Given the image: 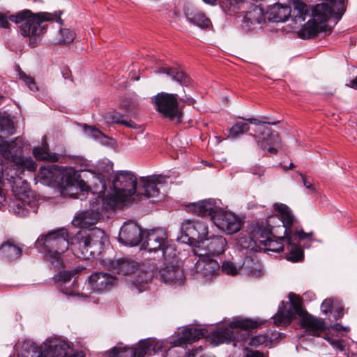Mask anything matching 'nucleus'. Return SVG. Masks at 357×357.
<instances>
[{
	"label": "nucleus",
	"instance_id": "obj_5",
	"mask_svg": "<svg viewBox=\"0 0 357 357\" xmlns=\"http://www.w3.org/2000/svg\"><path fill=\"white\" fill-rule=\"evenodd\" d=\"M68 237V230L61 227L41 234L34 243L55 270L63 266V255L70 246Z\"/></svg>",
	"mask_w": 357,
	"mask_h": 357
},
{
	"label": "nucleus",
	"instance_id": "obj_51",
	"mask_svg": "<svg viewBox=\"0 0 357 357\" xmlns=\"http://www.w3.org/2000/svg\"><path fill=\"white\" fill-rule=\"evenodd\" d=\"M266 341V337L264 335H257L253 336L250 340V345L252 347H258L263 344Z\"/></svg>",
	"mask_w": 357,
	"mask_h": 357
},
{
	"label": "nucleus",
	"instance_id": "obj_30",
	"mask_svg": "<svg viewBox=\"0 0 357 357\" xmlns=\"http://www.w3.org/2000/svg\"><path fill=\"white\" fill-rule=\"evenodd\" d=\"M38 176L47 184L56 183L62 178L61 167L54 164L41 167Z\"/></svg>",
	"mask_w": 357,
	"mask_h": 357
},
{
	"label": "nucleus",
	"instance_id": "obj_32",
	"mask_svg": "<svg viewBox=\"0 0 357 357\" xmlns=\"http://www.w3.org/2000/svg\"><path fill=\"white\" fill-rule=\"evenodd\" d=\"M96 169L99 174L98 178L101 185L100 190L97 192L98 194L104 193L107 189L105 178L109 179L107 174H109L112 170V164L109 161H100L98 163Z\"/></svg>",
	"mask_w": 357,
	"mask_h": 357
},
{
	"label": "nucleus",
	"instance_id": "obj_61",
	"mask_svg": "<svg viewBox=\"0 0 357 357\" xmlns=\"http://www.w3.org/2000/svg\"><path fill=\"white\" fill-rule=\"evenodd\" d=\"M6 201L5 195L3 193L2 189L0 188V208L3 205V202Z\"/></svg>",
	"mask_w": 357,
	"mask_h": 357
},
{
	"label": "nucleus",
	"instance_id": "obj_44",
	"mask_svg": "<svg viewBox=\"0 0 357 357\" xmlns=\"http://www.w3.org/2000/svg\"><path fill=\"white\" fill-rule=\"evenodd\" d=\"M250 261V259H247L244 261L241 267H237L231 261H225L221 266V270L227 275H235L239 273L240 270L244 268L246 264H249Z\"/></svg>",
	"mask_w": 357,
	"mask_h": 357
},
{
	"label": "nucleus",
	"instance_id": "obj_64",
	"mask_svg": "<svg viewBox=\"0 0 357 357\" xmlns=\"http://www.w3.org/2000/svg\"><path fill=\"white\" fill-rule=\"evenodd\" d=\"M350 86L354 89H357V76L351 81Z\"/></svg>",
	"mask_w": 357,
	"mask_h": 357
},
{
	"label": "nucleus",
	"instance_id": "obj_28",
	"mask_svg": "<svg viewBox=\"0 0 357 357\" xmlns=\"http://www.w3.org/2000/svg\"><path fill=\"white\" fill-rule=\"evenodd\" d=\"M291 7L287 5L275 3L269 8L266 13L267 18L273 22H284L291 16Z\"/></svg>",
	"mask_w": 357,
	"mask_h": 357
},
{
	"label": "nucleus",
	"instance_id": "obj_25",
	"mask_svg": "<svg viewBox=\"0 0 357 357\" xmlns=\"http://www.w3.org/2000/svg\"><path fill=\"white\" fill-rule=\"evenodd\" d=\"M227 245V243L225 238L222 236H213L204 241L201 244V248L206 250L207 255L213 257L223 253Z\"/></svg>",
	"mask_w": 357,
	"mask_h": 357
},
{
	"label": "nucleus",
	"instance_id": "obj_33",
	"mask_svg": "<svg viewBox=\"0 0 357 357\" xmlns=\"http://www.w3.org/2000/svg\"><path fill=\"white\" fill-rule=\"evenodd\" d=\"M15 162L13 163L15 167L17 172L15 175L20 176L25 169L29 172H34L36 169V162L31 158H24L23 156L20 158H15Z\"/></svg>",
	"mask_w": 357,
	"mask_h": 357
},
{
	"label": "nucleus",
	"instance_id": "obj_50",
	"mask_svg": "<svg viewBox=\"0 0 357 357\" xmlns=\"http://www.w3.org/2000/svg\"><path fill=\"white\" fill-rule=\"evenodd\" d=\"M155 241L156 238L153 236V235H151V234H149L146 237V239L144 241L142 242L141 245V249L144 250H148L149 252H155V248H152L149 245V242L151 241Z\"/></svg>",
	"mask_w": 357,
	"mask_h": 357
},
{
	"label": "nucleus",
	"instance_id": "obj_7",
	"mask_svg": "<svg viewBox=\"0 0 357 357\" xmlns=\"http://www.w3.org/2000/svg\"><path fill=\"white\" fill-rule=\"evenodd\" d=\"M266 321L257 319L243 318L236 317L233 318L229 324V328H218L213 331L211 339L215 345L232 342L234 347H237L240 341L245 338V334L241 338L236 334L238 328L243 330L255 329L264 324Z\"/></svg>",
	"mask_w": 357,
	"mask_h": 357
},
{
	"label": "nucleus",
	"instance_id": "obj_45",
	"mask_svg": "<svg viewBox=\"0 0 357 357\" xmlns=\"http://www.w3.org/2000/svg\"><path fill=\"white\" fill-rule=\"evenodd\" d=\"M75 33L68 29H61L59 27V36L53 40L54 43L66 44L72 43L75 39Z\"/></svg>",
	"mask_w": 357,
	"mask_h": 357
},
{
	"label": "nucleus",
	"instance_id": "obj_4",
	"mask_svg": "<svg viewBox=\"0 0 357 357\" xmlns=\"http://www.w3.org/2000/svg\"><path fill=\"white\" fill-rule=\"evenodd\" d=\"M346 0H322L312 10V17L298 32L299 38L308 39L316 37L319 33L329 35L332 28L327 24L331 17L341 19L346 10Z\"/></svg>",
	"mask_w": 357,
	"mask_h": 357
},
{
	"label": "nucleus",
	"instance_id": "obj_3",
	"mask_svg": "<svg viewBox=\"0 0 357 357\" xmlns=\"http://www.w3.org/2000/svg\"><path fill=\"white\" fill-rule=\"evenodd\" d=\"M274 209L281 214L282 226L279 228L285 235L287 250V259L292 262H298L304 258V252L297 243L305 241L307 248L310 246L313 241V232L306 233L299 225L298 220L294 217L290 208L284 204H275Z\"/></svg>",
	"mask_w": 357,
	"mask_h": 357
},
{
	"label": "nucleus",
	"instance_id": "obj_60",
	"mask_svg": "<svg viewBox=\"0 0 357 357\" xmlns=\"http://www.w3.org/2000/svg\"><path fill=\"white\" fill-rule=\"evenodd\" d=\"M169 178L162 177L161 175H158V185L162 184V183H167L169 182Z\"/></svg>",
	"mask_w": 357,
	"mask_h": 357
},
{
	"label": "nucleus",
	"instance_id": "obj_47",
	"mask_svg": "<svg viewBox=\"0 0 357 357\" xmlns=\"http://www.w3.org/2000/svg\"><path fill=\"white\" fill-rule=\"evenodd\" d=\"M15 131V127L13 121L6 117H0V132L7 135H13Z\"/></svg>",
	"mask_w": 357,
	"mask_h": 357
},
{
	"label": "nucleus",
	"instance_id": "obj_54",
	"mask_svg": "<svg viewBox=\"0 0 357 357\" xmlns=\"http://www.w3.org/2000/svg\"><path fill=\"white\" fill-rule=\"evenodd\" d=\"M245 354L244 357H264V354L259 351L250 350L248 348L245 349Z\"/></svg>",
	"mask_w": 357,
	"mask_h": 357
},
{
	"label": "nucleus",
	"instance_id": "obj_42",
	"mask_svg": "<svg viewBox=\"0 0 357 357\" xmlns=\"http://www.w3.org/2000/svg\"><path fill=\"white\" fill-rule=\"evenodd\" d=\"M33 153L35 158L40 160H50L55 162L59 158L56 155H52L49 153L46 145L34 148L33 150Z\"/></svg>",
	"mask_w": 357,
	"mask_h": 357
},
{
	"label": "nucleus",
	"instance_id": "obj_35",
	"mask_svg": "<svg viewBox=\"0 0 357 357\" xmlns=\"http://www.w3.org/2000/svg\"><path fill=\"white\" fill-rule=\"evenodd\" d=\"M181 231L187 238L188 242L195 247L197 241L196 236H197V233L195 231V221L184 220L181 224Z\"/></svg>",
	"mask_w": 357,
	"mask_h": 357
},
{
	"label": "nucleus",
	"instance_id": "obj_59",
	"mask_svg": "<svg viewBox=\"0 0 357 357\" xmlns=\"http://www.w3.org/2000/svg\"><path fill=\"white\" fill-rule=\"evenodd\" d=\"M331 328L335 331H348L349 330L348 327H344V326H341L340 324H335L331 326Z\"/></svg>",
	"mask_w": 357,
	"mask_h": 357
},
{
	"label": "nucleus",
	"instance_id": "obj_14",
	"mask_svg": "<svg viewBox=\"0 0 357 357\" xmlns=\"http://www.w3.org/2000/svg\"><path fill=\"white\" fill-rule=\"evenodd\" d=\"M93 232L89 234H79L74 238L70 243V248L75 256L83 259L95 256V248L100 244V242L93 240Z\"/></svg>",
	"mask_w": 357,
	"mask_h": 357
},
{
	"label": "nucleus",
	"instance_id": "obj_39",
	"mask_svg": "<svg viewBox=\"0 0 357 357\" xmlns=\"http://www.w3.org/2000/svg\"><path fill=\"white\" fill-rule=\"evenodd\" d=\"M13 211L19 216H26L29 214L30 208L33 207L31 203H27L22 199H15L10 205Z\"/></svg>",
	"mask_w": 357,
	"mask_h": 357
},
{
	"label": "nucleus",
	"instance_id": "obj_16",
	"mask_svg": "<svg viewBox=\"0 0 357 357\" xmlns=\"http://www.w3.org/2000/svg\"><path fill=\"white\" fill-rule=\"evenodd\" d=\"M149 340L140 341L137 347H114L106 352L107 357H144L150 351Z\"/></svg>",
	"mask_w": 357,
	"mask_h": 357
},
{
	"label": "nucleus",
	"instance_id": "obj_36",
	"mask_svg": "<svg viewBox=\"0 0 357 357\" xmlns=\"http://www.w3.org/2000/svg\"><path fill=\"white\" fill-rule=\"evenodd\" d=\"M84 267H77L70 271H62L54 275L52 278V280L54 284H59L60 285H63L69 282L72 278L79 273H80L82 270H84Z\"/></svg>",
	"mask_w": 357,
	"mask_h": 357
},
{
	"label": "nucleus",
	"instance_id": "obj_12",
	"mask_svg": "<svg viewBox=\"0 0 357 357\" xmlns=\"http://www.w3.org/2000/svg\"><path fill=\"white\" fill-rule=\"evenodd\" d=\"M158 112L169 121H181L182 112L176 94L165 92L158 93Z\"/></svg>",
	"mask_w": 357,
	"mask_h": 357
},
{
	"label": "nucleus",
	"instance_id": "obj_55",
	"mask_svg": "<svg viewBox=\"0 0 357 357\" xmlns=\"http://www.w3.org/2000/svg\"><path fill=\"white\" fill-rule=\"evenodd\" d=\"M331 346L340 351H344L345 350V346L343 344V341L340 339H335L334 342H333Z\"/></svg>",
	"mask_w": 357,
	"mask_h": 357
},
{
	"label": "nucleus",
	"instance_id": "obj_24",
	"mask_svg": "<svg viewBox=\"0 0 357 357\" xmlns=\"http://www.w3.org/2000/svg\"><path fill=\"white\" fill-rule=\"evenodd\" d=\"M158 74L160 75H167L182 85L187 86L190 84L191 82L190 78L183 70H180L175 67H172L160 59H158Z\"/></svg>",
	"mask_w": 357,
	"mask_h": 357
},
{
	"label": "nucleus",
	"instance_id": "obj_9",
	"mask_svg": "<svg viewBox=\"0 0 357 357\" xmlns=\"http://www.w3.org/2000/svg\"><path fill=\"white\" fill-rule=\"evenodd\" d=\"M204 336V330L195 327H189L182 331L178 335L177 344L172 346L164 351L158 347V356L161 353L162 357H195L203 350L202 346L189 347L193 342Z\"/></svg>",
	"mask_w": 357,
	"mask_h": 357
},
{
	"label": "nucleus",
	"instance_id": "obj_10",
	"mask_svg": "<svg viewBox=\"0 0 357 357\" xmlns=\"http://www.w3.org/2000/svg\"><path fill=\"white\" fill-rule=\"evenodd\" d=\"M23 348L27 351L38 353V347L31 341H25ZM36 357H84L73 354L70 345L65 341L56 337H49L39 347V354Z\"/></svg>",
	"mask_w": 357,
	"mask_h": 357
},
{
	"label": "nucleus",
	"instance_id": "obj_62",
	"mask_svg": "<svg viewBox=\"0 0 357 357\" xmlns=\"http://www.w3.org/2000/svg\"><path fill=\"white\" fill-rule=\"evenodd\" d=\"M323 338L325 339L331 345L332 344L333 342H334V340H335L328 335L323 336Z\"/></svg>",
	"mask_w": 357,
	"mask_h": 357
},
{
	"label": "nucleus",
	"instance_id": "obj_22",
	"mask_svg": "<svg viewBox=\"0 0 357 357\" xmlns=\"http://www.w3.org/2000/svg\"><path fill=\"white\" fill-rule=\"evenodd\" d=\"M127 198L125 195H122L119 193L116 190H114V194H111L107 197H101L98 195L93 200V202L100 208L101 214L104 211H113L117 208L119 206L122 205L127 201Z\"/></svg>",
	"mask_w": 357,
	"mask_h": 357
},
{
	"label": "nucleus",
	"instance_id": "obj_6",
	"mask_svg": "<svg viewBox=\"0 0 357 357\" xmlns=\"http://www.w3.org/2000/svg\"><path fill=\"white\" fill-rule=\"evenodd\" d=\"M137 176L130 171L117 172L112 179V186L125 197L136 195L137 197L149 199L156 192V176L155 175L142 176L139 183Z\"/></svg>",
	"mask_w": 357,
	"mask_h": 357
},
{
	"label": "nucleus",
	"instance_id": "obj_37",
	"mask_svg": "<svg viewBox=\"0 0 357 357\" xmlns=\"http://www.w3.org/2000/svg\"><path fill=\"white\" fill-rule=\"evenodd\" d=\"M291 5L294 8L293 16L296 22H304L309 13L307 6L301 0H292Z\"/></svg>",
	"mask_w": 357,
	"mask_h": 357
},
{
	"label": "nucleus",
	"instance_id": "obj_17",
	"mask_svg": "<svg viewBox=\"0 0 357 357\" xmlns=\"http://www.w3.org/2000/svg\"><path fill=\"white\" fill-rule=\"evenodd\" d=\"M160 280L167 284H181L185 280L183 268L179 261L162 262L159 271Z\"/></svg>",
	"mask_w": 357,
	"mask_h": 357
},
{
	"label": "nucleus",
	"instance_id": "obj_27",
	"mask_svg": "<svg viewBox=\"0 0 357 357\" xmlns=\"http://www.w3.org/2000/svg\"><path fill=\"white\" fill-rule=\"evenodd\" d=\"M0 151L5 159L15 163V158L22 156L23 144H18L16 142L7 143L4 139L0 136Z\"/></svg>",
	"mask_w": 357,
	"mask_h": 357
},
{
	"label": "nucleus",
	"instance_id": "obj_20",
	"mask_svg": "<svg viewBox=\"0 0 357 357\" xmlns=\"http://www.w3.org/2000/svg\"><path fill=\"white\" fill-rule=\"evenodd\" d=\"M102 217L100 208L92 202L90 210L77 213L72 223L77 227L87 228L95 225Z\"/></svg>",
	"mask_w": 357,
	"mask_h": 357
},
{
	"label": "nucleus",
	"instance_id": "obj_13",
	"mask_svg": "<svg viewBox=\"0 0 357 357\" xmlns=\"http://www.w3.org/2000/svg\"><path fill=\"white\" fill-rule=\"evenodd\" d=\"M246 121L255 126L254 131L257 134H251V135L255 138L258 145L262 149L266 148L268 145H275L280 143V139L278 133L275 131L271 130L266 126V124L275 125L276 123L261 121L255 118H249L246 119Z\"/></svg>",
	"mask_w": 357,
	"mask_h": 357
},
{
	"label": "nucleus",
	"instance_id": "obj_11",
	"mask_svg": "<svg viewBox=\"0 0 357 357\" xmlns=\"http://www.w3.org/2000/svg\"><path fill=\"white\" fill-rule=\"evenodd\" d=\"M198 259L190 269V275L197 280L208 281L216 276L220 270L219 263L207 255L204 249H193Z\"/></svg>",
	"mask_w": 357,
	"mask_h": 357
},
{
	"label": "nucleus",
	"instance_id": "obj_53",
	"mask_svg": "<svg viewBox=\"0 0 357 357\" xmlns=\"http://www.w3.org/2000/svg\"><path fill=\"white\" fill-rule=\"evenodd\" d=\"M333 308V301L331 299L325 300L321 306V312L324 314H327L328 312H331Z\"/></svg>",
	"mask_w": 357,
	"mask_h": 357
},
{
	"label": "nucleus",
	"instance_id": "obj_49",
	"mask_svg": "<svg viewBox=\"0 0 357 357\" xmlns=\"http://www.w3.org/2000/svg\"><path fill=\"white\" fill-rule=\"evenodd\" d=\"M19 75L20 78L25 83L30 90L33 91L38 90V87L33 78L27 75L24 72L20 73Z\"/></svg>",
	"mask_w": 357,
	"mask_h": 357
},
{
	"label": "nucleus",
	"instance_id": "obj_26",
	"mask_svg": "<svg viewBox=\"0 0 357 357\" xmlns=\"http://www.w3.org/2000/svg\"><path fill=\"white\" fill-rule=\"evenodd\" d=\"M109 268L118 274L127 275L134 273L139 269V264L129 259L112 260L109 263Z\"/></svg>",
	"mask_w": 357,
	"mask_h": 357
},
{
	"label": "nucleus",
	"instance_id": "obj_41",
	"mask_svg": "<svg viewBox=\"0 0 357 357\" xmlns=\"http://www.w3.org/2000/svg\"><path fill=\"white\" fill-rule=\"evenodd\" d=\"M120 108L123 109L128 116L135 118L138 109L137 100L132 98H126L120 103Z\"/></svg>",
	"mask_w": 357,
	"mask_h": 357
},
{
	"label": "nucleus",
	"instance_id": "obj_63",
	"mask_svg": "<svg viewBox=\"0 0 357 357\" xmlns=\"http://www.w3.org/2000/svg\"><path fill=\"white\" fill-rule=\"evenodd\" d=\"M61 292H63V294H66V295H74V292L73 290L71 289H61Z\"/></svg>",
	"mask_w": 357,
	"mask_h": 357
},
{
	"label": "nucleus",
	"instance_id": "obj_58",
	"mask_svg": "<svg viewBox=\"0 0 357 357\" xmlns=\"http://www.w3.org/2000/svg\"><path fill=\"white\" fill-rule=\"evenodd\" d=\"M252 173L254 174V175H257L259 176V177H261L264 176V170L263 169L262 167H253V169H252Z\"/></svg>",
	"mask_w": 357,
	"mask_h": 357
},
{
	"label": "nucleus",
	"instance_id": "obj_8",
	"mask_svg": "<svg viewBox=\"0 0 357 357\" xmlns=\"http://www.w3.org/2000/svg\"><path fill=\"white\" fill-rule=\"evenodd\" d=\"M268 217L266 219L268 228L259 227L254 231L253 239L256 243L263 245L264 248L274 252H280L284 249L282 241H286L285 235L279 227L282 224V215Z\"/></svg>",
	"mask_w": 357,
	"mask_h": 357
},
{
	"label": "nucleus",
	"instance_id": "obj_2",
	"mask_svg": "<svg viewBox=\"0 0 357 357\" xmlns=\"http://www.w3.org/2000/svg\"><path fill=\"white\" fill-rule=\"evenodd\" d=\"M289 302H282L278 312L274 315V324L277 326H287L298 315L301 318V326L310 335L320 336L328 328L324 319L313 317L305 312L302 307L299 296L290 293Z\"/></svg>",
	"mask_w": 357,
	"mask_h": 357
},
{
	"label": "nucleus",
	"instance_id": "obj_1",
	"mask_svg": "<svg viewBox=\"0 0 357 357\" xmlns=\"http://www.w3.org/2000/svg\"><path fill=\"white\" fill-rule=\"evenodd\" d=\"M9 12H0V28L9 29V20L16 24H22L20 32L24 37H28L30 43L35 46L38 39L46 31V25L43 22L55 20L60 26L63 22L61 18L55 13L48 12L33 13L29 9H24L15 14L9 15Z\"/></svg>",
	"mask_w": 357,
	"mask_h": 357
},
{
	"label": "nucleus",
	"instance_id": "obj_57",
	"mask_svg": "<svg viewBox=\"0 0 357 357\" xmlns=\"http://www.w3.org/2000/svg\"><path fill=\"white\" fill-rule=\"evenodd\" d=\"M121 125L126 126V127L136 129L138 128L137 125L131 120H123Z\"/></svg>",
	"mask_w": 357,
	"mask_h": 357
},
{
	"label": "nucleus",
	"instance_id": "obj_31",
	"mask_svg": "<svg viewBox=\"0 0 357 357\" xmlns=\"http://www.w3.org/2000/svg\"><path fill=\"white\" fill-rule=\"evenodd\" d=\"M185 15L189 22L197 25L202 29L208 28L211 26V20L202 12L195 10L188 9Z\"/></svg>",
	"mask_w": 357,
	"mask_h": 357
},
{
	"label": "nucleus",
	"instance_id": "obj_18",
	"mask_svg": "<svg viewBox=\"0 0 357 357\" xmlns=\"http://www.w3.org/2000/svg\"><path fill=\"white\" fill-rule=\"evenodd\" d=\"M142 232L141 227L137 223L132 221L125 222L121 227L119 240L126 245L136 246L142 241Z\"/></svg>",
	"mask_w": 357,
	"mask_h": 357
},
{
	"label": "nucleus",
	"instance_id": "obj_52",
	"mask_svg": "<svg viewBox=\"0 0 357 357\" xmlns=\"http://www.w3.org/2000/svg\"><path fill=\"white\" fill-rule=\"evenodd\" d=\"M107 120L115 123L121 124L123 116L117 112H113L107 117Z\"/></svg>",
	"mask_w": 357,
	"mask_h": 357
},
{
	"label": "nucleus",
	"instance_id": "obj_21",
	"mask_svg": "<svg viewBox=\"0 0 357 357\" xmlns=\"http://www.w3.org/2000/svg\"><path fill=\"white\" fill-rule=\"evenodd\" d=\"M158 251H162L163 262L179 261L175 244L167 240L166 231L162 228H158Z\"/></svg>",
	"mask_w": 357,
	"mask_h": 357
},
{
	"label": "nucleus",
	"instance_id": "obj_46",
	"mask_svg": "<svg viewBox=\"0 0 357 357\" xmlns=\"http://www.w3.org/2000/svg\"><path fill=\"white\" fill-rule=\"evenodd\" d=\"M248 130L249 125L247 123L237 122L230 128L228 137L232 139H236Z\"/></svg>",
	"mask_w": 357,
	"mask_h": 357
},
{
	"label": "nucleus",
	"instance_id": "obj_29",
	"mask_svg": "<svg viewBox=\"0 0 357 357\" xmlns=\"http://www.w3.org/2000/svg\"><path fill=\"white\" fill-rule=\"evenodd\" d=\"M22 252V248L13 239L8 240L0 246V257L8 261L17 259Z\"/></svg>",
	"mask_w": 357,
	"mask_h": 357
},
{
	"label": "nucleus",
	"instance_id": "obj_56",
	"mask_svg": "<svg viewBox=\"0 0 357 357\" xmlns=\"http://www.w3.org/2000/svg\"><path fill=\"white\" fill-rule=\"evenodd\" d=\"M299 174L302 177V179H303V185H305V187L307 189H310V190H314V188L313 186V185L307 181V178L305 177V176H304L302 173L299 172Z\"/></svg>",
	"mask_w": 357,
	"mask_h": 357
},
{
	"label": "nucleus",
	"instance_id": "obj_34",
	"mask_svg": "<svg viewBox=\"0 0 357 357\" xmlns=\"http://www.w3.org/2000/svg\"><path fill=\"white\" fill-rule=\"evenodd\" d=\"M181 231L187 238L188 242L195 247L197 241L196 236H197V233L195 231V221L184 220L181 224Z\"/></svg>",
	"mask_w": 357,
	"mask_h": 357
},
{
	"label": "nucleus",
	"instance_id": "obj_23",
	"mask_svg": "<svg viewBox=\"0 0 357 357\" xmlns=\"http://www.w3.org/2000/svg\"><path fill=\"white\" fill-rule=\"evenodd\" d=\"M220 209L216 202L211 199L202 200L197 203H191L187 206L188 211L202 217L210 215L211 220L212 216L216 214Z\"/></svg>",
	"mask_w": 357,
	"mask_h": 357
},
{
	"label": "nucleus",
	"instance_id": "obj_48",
	"mask_svg": "<svg viewBox=\"0 0 357 357\" xmlns=\"http://www.w3.org/2000/svg\"><path fill=\"white\" fill-rule=\"evenodd\" d=\"M84 130L89 137L95 139H102V138H106L105 135L99 129L95 127L85 126Z\"/></svg>",
	"mask_w": 357,
	"mask_h": 357
},
{
	"label": "nucleus",
	"instance_id": "obj_15",
	"mask_svg": "<svg viewBox=\"0 0 357 357\" xmlns=\"http://www.w3.org/2000/svg\"><path fill=\"white\" fill-rule=\"evenodd\" d=\"M212 222L222 231L231 234L240 230L241 220L234 213L222 210L212 216Z\"/></svg>",
	"mask_w": 357,
	"mask_h": 357
},
{
	"label": "nucleus",
	"instance_id": "obj_19",
	"mask_svg": "<svg viewBox=\"0 0 357 357\" xmlns=\"http://www.w3.org/2000/svg\"><path fill=\"white\" fill-rule=\"evenodd\" d=\"M88 282L93 291L104 292L117 283V278L105 272H96L89 277Z\"/></svg>",
	"mask_w": 357,
	"mask_h": 357
},
{
	"label": "nucleus",
	"instance_id": "obj_43",
	"mask_svg": "<svg viewBox=\"0 0 357 357\" xmlns=\"http://www.w3.org/2000/svg\"><path fill=\"white\" fill-rule=\"evenodd\" d=\"M245 19L247 21L250 22L251 24H260L264 20V15L262 9L259 6L253 7L245 14Z\"/></svg>",
	"mask_w": 357,
	"mask_h": 357
},
{
	"label": "nucleus",
	"instance_id": "obj_40",
	"mask_svg": "<svg viewBox=\"0 0 357 357\" xmlns=\"http://www.w3.org/2000/svg\"><path fill=\"white\" fill-rule=\"evenodd\" d=\"M195 227L197 236H196L197 241L194 249H202L201 244L207 238L208 226L204 222L195 221Z\"/></svg>",
	"mask_w": 357,
	"mask_h": 357
},
{
	"label": "nucleus",
	"instance_id": "obj_38",
	"mask_svg": "<svg viewBox=\"0 0 357 357\" xmlns=\"http://www.w3.org/2000/svg\"><path fill=\"white\" fill-rule=\"evenodd\" d=\"M244 3V0H221L220 6L225 13L233 15L243 8Z\"/></svg>",
	"mask_w": 357,
	"mask_h": 357
}]
</instances>
